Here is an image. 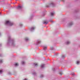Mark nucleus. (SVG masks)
Instances as JSON below:
<instances>
[{"label": "nucleus", "mask_w": 80, "mask_h": 80, "mask_svg": "<svg viewBox=\"0 0 80 80\" xmlns=\"http://www.w3.org/2000/svg\"><path fill=\"white\" fill-rule=\"evenodd\" d=\"M26 41H28V38H25Z\"/></svg>", "instance_id": "13"}, {"label": "nucleus", "mask_w": 80, "mask_h": 80, "mask_svg": "<svg viewBox=\"0 0 80 80\" xmlns=\"http://www.w3.org/2000/svg\"><path fill=\"white\" fill-rule=\"evenodd\" d=\"M43 49L44 50H47V47L44 46L43 48Z\"/></svg>", "instance_id": "2"}, {"label": "nucleus", "mask_w": 80, "mask_h": 80, "mask_svg": "<svg viewBox=\"0 0 80 80\" xmlns=\"http://www.w3.org/2000/svg\"><path fill=\"white\" fill-rule=\"evenodd\" d=\"M22 65H24V64H25V62H24L23 61H22Z\"/></svg>", "instance_id": "11"}, {"label": "nucleus", "mask_w": 80, "mask_h": 80, "mask_svg": "<svg viewBox=\"0 0 80 80\" xmlns=\"http://www.w3.org/2000/svg\"><path fill=\"white\" fill-rule=\"evenodd\" d=\"M54 12H51V16H53L54 15Z\"/></svg>", "instance_id": "5"}, {"label": "nucleus", "mask_w": 80, "mask_h": 80, "mask_svg": "<svg viewBox=\"0 0 80 80\" xmlns=\"http://www.w3.org/2000/svg\"><path fill=\"white\" fill-rule=\"evenodd\" d=\"M36 73H35V72H34V73H33V75H35Z\"/></svg>", "instance_id": "22"}, {"label": "nucleus", "mask_w": 80, "mask_h": 80, "mask_svg": "<svg viewBox=\"0 0 80 80\" xmlns=\"http://www.w3.org/2000/svg\"><path fill=\"white\" fill-rule=\"evenodd\" d=\"M69 43H70V42L68 41L67 42V44H68Z\"/></svg>", "instance_id": "14"}, {"label": "nucleus", "mask_w": 80, "mask_h": 80, "mask_svg": "<svg viewBox=\"0 0 80 80\" xmlns=\"http://www.w3.org/2000/svg\"><path fill=\"white\" fill-rule=\"evenodd\" d=\"M51 5H53V3H51Z\"/></svg>", "instance_id": "21"}, {"label": "nucleus", "mask_w": 80, "mask_h": 80, "mask_svg": "<svg viewBox=\"0 0 80 80\" xmlns=\"http://www.w3.org/2000/svg\"><path fill=\"white\" fill-rule=\"evenodd\" d=\"M0 15H1V13L0 12Z\"/></svg>", "instance_id": "25"}, {"label": "nucleus", "mask_w": 80, "mask_h": 80, "mask_svg": "<svg viewBox=\"0 0 80 80\" xmlns=\"http://www.w3.org/2000/svg\"><path fill=\"white\" fill-rule=\"evenodd\" d=\"M23 80H27V79H24Z\"/></svg>", "instance_id": "23"}, {"label": "nucleus", "mask_w": 80, "mask_h": 80, "mask_svg": "<svg viewBox=\"0 0 80 80\" xmlns=\"http://www.w3.org/2000/svg\"><path fill=\"white\" fill-rule=\"evenodd\" d=\"M34 29H35V28L34 27H32L31 28V30H34Z\"/></svg>", "instance_id": "10"}, {"label": "nucleus", "mask_w": 80, "mask_h": 80, "mask_svg": "<svg viewBox=\"0 0 80 80\" xmlns=\"http://www.w3.org/2000/svg\"><path fill=\"white\" fill-rule=\"evenodd\" d=\"M2 72H3V70H0V73H2Z\"/></svg>", "instance_id": "12"}, {"label": "nucleus", "mask_w": 80, "mask_h": 80, "mask_svg": "<svg viewBox=\"0 0 80 80\" xmlns=\"http://www.w3.org/2000/svg\"><path fill=\"white\" fill-rule=\"evenodd\" d=\"M62 57H65V56H62Z\"/></svg>", "instance_id": "24"}, {"label": "nucleus", "mask_w": 80, "mask_h": 80, "mask_svg": "<svg viewBox=\"0 0 80 80\" xmlns=\"http://www.w3.org/2000/svg\"><path fill=\"white\" fill-rule=\"evenodd\" d=\"M60 75H62V74H63V73L62 72H60L59 73Z\"/></svg>", "instance_id": "16"}, {"label": "nucleus", "mask_w": 80, "mask_h": 80, "mask_svg": "<svg viewBox=\"0 0 80 80\" xmlns=\"http://www.w3.org/2000/svg\"><path fill=\"white\" fill-rule=\"evenodd\" d=\"M74 73L73 72L72 73V75H74Z\"/></svg>", "instance_id": "19"}, {"label": "nucleus", "mask_w": 80, "mask_h": 80, "mask_svg": "<svg viewBox=\"0 0 80 80\" xmlns=\"http://www.w3.org/2000/svg\"><path fill=\"white\" fill-rule=\"evenodd\" d=\"M41 42L40 40H38L37 42L38 44H39V43H40Z\"/></svg>", "instance_id": "8"}, {"label": "nucleus", "mask_w": 80, "mask_h": 80, "mask_svg": "<svg viewBox=\"0 0 80 80\" xmlns=\"http://www.w3.org/2000/svg\"><path fill=\"white\" fill-rule=\"evenodd\" d=\"M44 66H45V64H42L41 65V67L42 68H43L44 67Z\"/></svg>", "instance_id": "3"}, {"label": "nucleus", "mask_w": 80, "mask_h": 80, "mask_svg": "<svg viewBox=\"0 0 80 80\" xmlns=\"http://www.w3.org/2000/svg\"><path fill=\"white\" fill-rule=\"evenodd\" d=\"M51 50H53V48H51Z\"/></svg>", "instance_id": "18"}, {"label": "nucleus", "mask_w": 80, "mask_h": 80, "mask_svg": "<svg viewBox=\"0 0 80 80\" xmlns=\"http://www.w3.org/2000/svg\"><path fill=\"white\" fill-rule=\"evenodd\" d=\"M33 65H35L36 67H37V66H38V64H37V63H34L33 64Z\"/></svg>", "instance_id": "4"}, {"label": "nucleus", "mask_w": 80, "mask_h": 80, "mask_svg": "<svg viewBox=\"0 0 80 80\" xmlns=\"http://www.w3.org/2000/svg\"><path fill=\"white\" fill-rule=\"evenodd\" d=\"M2 60H0V63H2Z\"/></svg>", "instance_id": "17"}, {"label": "nucleus", "mask_w": 80, "mask_h": 80, "mask_svg": "<svg viewBox=\"0 0 80 80\" xmlns=\"http://www.w3.org/2000/svg\"><path fill=\"white\" fill-rule=\"evenodd\" d=\"M15 66V67H17V66H18V63H16L15 65H14Z\"/></svg>", "instance_id": "9"}, {"label": "nucleus", "mask_w": 80, "mask_h": 80, "mask_svg": "<svg viewBox=\"0 0 80 80\" xmlns=\"http://www.w3.org/2000/svg\"><path fill=\"white\" fill-rule=\"evenodd\" d=\"M43 77V75H42L40 77L42 78V77Z\"/></svg>", "instance_id": "20"}, {"label": "nucleus", "mask_w": 80, "mask_h": 80, "mask_svg": "<svg viewBox=\"0 0 80 80\" xmlns=\"http://www.w3.org/2000/svg\"><path fill=\"white\" fill-rule=\"evenodd\" d=\"M22 6H18V8H22Z\"/></svg>", "instance_id": "6"}, {"label": "nucleus", "mask_w": 80, "mask_h": 80, "mask_svg": "<svg viewBox=\"0 0 80 80\" xmlns=\"http://www.w3.org/2000/svg\"><path fill=\"white\" fill-rule=\"evenodd\" d=\"M80 63V62L79 61H78L77 62V64H79V63Z\"/></svg>", "instance_id": "15"}, {"label": "nucleus", "mask_w": 80, "mask_h": 80, "mask_svg": "<svg viewBox=\"0 0 80 80\" xmlns=\"http://www.w3.org/2000/svg\"><path fill=\"white\" fill-rule=\"evenodd\" d=\"M5 25H8L9 26H12L13 25V23L12 22H11L9 21H7L5 23Z\"/></svg>", "instance_id": "1"}, {"label": "nucleus", "mask_w": 80, "mask_h": 80, "mask_svg": "<svg viewBox=\"0 0 80 80\" xmlns=\"http://www.w3.org/2000/svg\"><path fill=\"white\" fill-rule=\"evenodd\" d=\"M44 24H47L48 23V22L47 21V22H44Z\"/></svg>", "instance_id": "7"}]
</instances>
